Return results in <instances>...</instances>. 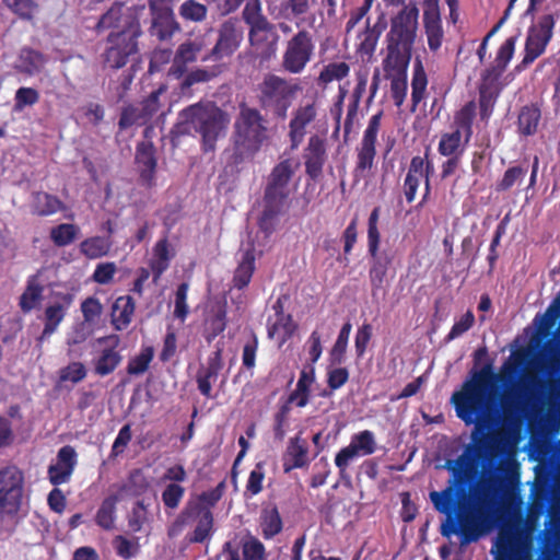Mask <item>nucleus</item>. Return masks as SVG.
<instances>
[{"label":"nucleus","instance_id":"nucleus-10","mask_svg":"<svg viewBox=\"0 0 560 560\" xmlns=\"http://www.w3.org/2000/svg\"><path fill=\"white\" fill-rule=\"evenodd\" d=\"M24 475L15 466L0 469V522L14 518L22 505Z\"/></svg>","mask_w":560,"mask_h":560},{"label":"nucleus","instance_id":"nucleus-9","mask_svg":"<svg viewBox=\"0 0 560 560\" xmlns=\"http://www.w3.org/2000/svg\"><path fill=\"white\" fill-rule=\"evenodd\" d=\"M556 26V16L553 14H544L538 21L528 27L524 46V56L520 63L515 66L516 72L527 69L538 57H540L552 39L553 28Z\"/></svg>","mask_w":560,"mask_h":560},{"label":"nucleus","instance_id":"nucleus-23","mask_svg":"<svg viewBox=\"0 0 560 560\" xmlns=\"http://www.w3.org/2000/svg\"><path fill=\"white\" fill-rule=\"evenodd\" d=\"M107 341H112V345L102 349L100 355L94 360V373L98 376L112 374L122 361V355L117 350L119 337L110 335L98 339L100 343Z\"/></svg>","mask_w":560,"mask_h":560},{"label":"nucleus","instance_id":"nucleus-12","mask_svg":"<svg viewBox=\"0 0 560 560\" xmlns=\"http://www.w3.org/2000/svg\"><path fill=\"white\" fill-rule=\"evenodd\" d=\"M419 10L415 4L404 8L390 20L386 44L413 49L418 31Z\"/></svg>","mask_w":560,"mask_h":560},{"label":"nucleus","instance_id":"nucleus-36","mask_svg":"<svg viewBox=\"0 0 560 560\" xmlns=\"http://www.w3.org/2000/svg\"><path fill=\"white\" fill-rule=\"evenodd\" d=\"M541 110L537 104L525 105L521 108L517 117V129L522 136L528 137L537 132Z\"/></svg>","mask_w":560,"mask_h":560},{"label":"nucleus","instance_id":"nucleus-25","mask_svg":"<svg viewBox=\"0 0 560 560\" xmlns=\"http://www.w3.org/2000/svg\"><path fill=\"white\" fill-rule=\"evenodd\" d=\"M125 4L115 2L98 20L95 25L96 32L114 28L117 31L129 30L133 25V21L140 25L139 19L132 13H125Z\"/></svg>","mask_w":560,"mask_h":560},{"label":"nucleus","instance_id":"nucleus-46","mask_svg":"<svg viewBox=\"0 0 560 560\" xmlns=\"http://www.w3.org/2000/svg\"><path fill=\"white\" fill-rule=\"evenodd\" d=\"M351 328L352 325L350 322L342 325L337 340L329 352V361L331 365H340L345 362Z\"/></svg>","mask_w":560,"mask_h":560},{"label":"nucleus","instance_id":"nucleus-6","mask_svg":"<svg viewBox=\"0 0 560 560\" xmlns=\"http://www.w3.org/2000/svg\"><path fill=\"white\" fill-rule=\"evenodd\" d=\"M301 91L300 83L275 73H267L257 86V100L264 110L284 120Z\"/></svg>","mask_w":560,"mask_h":560},{"label":"nucleus","instance_id":"nucleus-41","mask_svg":"<svg viewBox=\"0 0 560 560\" xmlns=\"http://www.w3.org/2000/svg\"><path fill=\"white\" fill-rule=\"evenodd\" d=\"M62 201L51 194L38 191L33 198V213L38 217H49L62 210Z\"/></svg>","mask_w":560,"mask_h":560},{"label":"nucleus","instance_id":"nucleus-47","mask_svg":"<svg viewBox=\"0 0 560 560\" xmlns=\"http://www.w3.org/2000/svg\"><path fill=\"white\" fill-rule=\"evenodd\" d=\"M459 130L446 132L441 136L438 151L443 156H462L464 148H462V136Z\"/></svg>","mask_w":560,"mask_h":560},{"label":"nucleus","instance_id":"nucleus-55","mask_svg":"<svg viewBox=\"0 0 560 560\" xmlns=\"http://www.w3.org/2000/svg\"><path fill=\"white\" fill-rule=\"evenodd\" d=\"M148 119L142 115V110L133 105H128L122 108L118 120L120 130L130 128L136 124H143Z\"/></svg>","mask_w":560,"mask_h":560},{"label":"nucleus","instance_id":"nucleus-30","mask_svg":"<svg viewBox=\"0 0 560 560\" xmlns=\"http://www.w3.org/2000/svg\"><path fill=\"white\" fill-rule=\"evenodd\" d=\"M315 382V368L312 364L305 365L296 383L295 389L288 396V404H295L303 408L310 401L311 386Z\"/></svg>","mask_w":560,"mask_h":560},{"label":"nucleus","instance_id":"nucleus-7","mask_svg":"<svg viewBox=\"0 0 560 560\" xmlns=\"http://www.w3.org/2000/svg\"><path fill=\"white\" fill-rule=\"evenodd\" d=\"M141 34V26L135 21L129 30L110 32L107 37L108 47L103 54L104 66L110 69L125 67L129 58L138 54V38Z\"/></svg>","mask_w":560,"mask_h":560},{"label":"nucleus","instance_id":"nucleus-63","mask_svg":"<svg viewBox=\"0 0 560 560\" xmlns=\"http://www.w3.org/2000/svg\"><path fill=\"white\" fill-rule=\"evenodd\" d=\"M495 560H514V541L510 534L501 532L495 541Z\"/></svg>","mask_w":560,"mask_h":560},{"label":"nucleus","instance_id":"nucleus-31","mask_svg":"<svg viewBox=\"0 0 560 560\" xmlns=\"http://www.w3.org/2000/svg\"><path fill=\"white\" fill-rule=\"evenodd\" d=\"M498 80L499 79L488 77L486 73L482 74L481 83L479 85V109L480 118L482 120H487L493 112V107L499 96V90L497 88Z\"/></svg>","mask_w":560,"mask_h":560},{"label":"nucleus","instance_id":"nucleus-27","mask_svg":"<svg viewBox=\"0 0 560 560\" xmlns=\"http://www.w3.org/2000/svg\"><path fill=\"white\" fill-rule=\"evenodd\" d=\"M136 311V302L131 295L118 296L112 305L110 324L115 330L128 328Z\"/></svg>","mask_w":560,"mask_h":560},{"label":"nucleus","instance_id":"nucleus-22","mask_svg":"<svg viewBox=\"0 0 560 560\" xmlns=\"http://www.w3.org/2000/svg\"><path fill=\"white\" fill-rule=\"evenodd\" d=\"M412 49L386 44V56L382 61L384 77H407Z\"/></svg>","mask_w":560,"mask_h":560},{"label":"nucleus","instance_id":"nucleus-29","mask_svg":"<svg viewBox=\"0 0 560 560\" xmlns=\"http://www.w3.org/2000/svg\"><path fill=\"white\" fill-rule=\"evenodd\" d=\"M370 256L371 267L369 270V278L372 288V295H375L384 287L387 272L393 262V257L386 252H376L374 255Z\"/></svg>","mask_w":560,"mask_h":560},{"label":"nucleus","instance_id":"nucleus-16","mask_svg":"<svg viewBox=\"0 0 560 560\" xmlns=\"http://www.w3.org/2000/svg\"><path fill=\"white\" fill-rule=\"evenodd\" d=\"M135 162L139 172V179L145 188L156 185L155 174L158 167L156 149L150 141H141L137 144Z\"/></svg>","mask_w":560,"mask_h":560},{"label":"nucleus","instance_id":"nucleus-62","mask_svg":"<svg viewBox=\"0 0 560 560\" xmlns=\"http://www.w3.org/2000/svg\"><path fill=\"white\" fill-rule=\"evenodd\" d=\"M226 324V311L224 307H221L209 320L208 332L206 336L207 341L211 342L214 338L221 335L225 330Z\"/></svg>","mask_w":560,"mask_h":560},{"label":"nucleus","instance_id":"nucleus-4","mask_svg":"<svg viewBox=\"0 0 560 560\" xmlns=\"http://www.w3.org/2000/svg\"><path fill=\"white\" fill-rule=\"evenodd\" d=\"M268 139L267 120L260 110L245 103L241 104L234 121L231 163L237 166L250 161Z\"/></svg>","mask_w":560,"mask_h":560},{"label":"nucleus","instance_id":"nucleus-50","mask_svg":"<svg viewBox=\"0 0 560 560\" xmlns=\"http://www.w3.org/2000/svg\"><path fill=\"white\" fill-rule=\"evenodd\" d=\"M154 349L151 346L143 347L139 354L131 358L127 365V373L129 375H140L143 374L153 360Z\"/></svg>","mask_w":560,"mask_h":560},{"label":"nucleus","instance_id":"nucleus-1","mask_svg":"<svg viewBox=\"0 0 560 560\" xmlns=\"http://www.w3.org/2000/svg\"><path fill=\"white\" fill-rule=\"evenodd\" d=\"M500 380L488 362L481 370L474 371L471 378L451 398L457 418L466 425L474 424L475 429L471 443L463 453L445 460L443 468L450 474L447 486L430 492V500L438 512L446 515L441 535L456 534L462 545L476 541L493 526L503 492L520 479V465L513 458L500 460L493 474L481 477L482 464L503 454L493 430L511 423L520 407L517 392L501 395L499 401L492 397L491 388Z\"/></svg>","mask_w":560,"mask_h":560},{"label":"nucleus","instance_id":"nucleus-19","mask_svg":"<svg viewBox=\"0 0 560 560\" xmlns=\"http://www.w3.org/2000/svg\"><path fill=\"white\" fill-rule=\"evenodd\" d=\"M305 174L312 180H317L323 175L327 162L326 140L318 135L310 137L303 153Z\"/></svg>","mask_w":560,"mask_h":560},{"label":"nucleus","instance_id":"nucleus-64","mask_svg":"<svg viewBox=\"0 0 560 560\" xmlns=\"http://www.w3.org/2000/svg\"><path fill=\"white\" fill-rule=\"evenodd\" d=\"M373 335L372 325L363 323L357 330L354 338L355 354L362 358L365 354L366 348Z\"/></svg>","mask_w":560,"mask_h":560},{"label":"nucleus","instance_id":"nucleus-51","mask_svg":"<svg viewBox=\"0 0 560 560\" xmlns=\"http://www.w3.org/2000/svg\"><path fill=\"white\" fill-rule=\"evenodd\" d=\"M350 445L354 446L360 455H371L376 451L374 433L370 430L360 431L352 435Z\"/></svg>","mask_w":560,"mask_h":560},{"label":"nucleus","instance_id":"nucleus-17","mask_svg":"<svg viewBox=\"0 0 560 560\" xmlns=\"http://www.w3.org/2000/svg\"><path fill=\"white\" fill-rule=\"evenodd\" d=\"M205 43L201 38L186 39L180 43L174 52L173 63L168 69V77L180 79L187 71V66L198 60L203 50Z\"/></svg>","mask_w":560,"mask_h":560},{"label":"nucleus","instance_id":"nucleus-8","mask_svg":"<svg viewBox=\"0 0 560 560\" xmlns=\"http://www.w3.org/2000/svg\"><path fill=\"white\" fill-rule=\"evenodd\" d=\"M316 44L313 34L303 28L285 43L281 68L289 74H301L315 56Z\"/></svg>","mask_w":560,"mask_h":560},{"label":"nucleus","instance_id":"nucleus-3","mask_svg":"<svg viewBox=\"0 0 560 560\" xmlns=\"http://www.w3.org/2000/svg\"><path fill=\"white\" fill-rule=\"evenodd\" d=\"M229 122V114L214 102L200 101L179 112L173 132L177 136L198 135L201 150L208 153L215 150L217 142L224 137Z\"/></svg>","mask_w":560,"mask_h":560},{"label":"nucleus","instance_id":"nucleus-48","mask_svg":"<svg viewBox=\"0 0 560 560\" xmlns=\"http://www.w3.org/2000/svg\"><path fill=\"white\" fill-rule=\"evenodd\" d=\"M241 549L243 560H267V551L265 545L250 534L241 540Z\"/></svg>","mask_w":560,"mask_h":560},{"label":"nucleus","instance_id":"nucleus-52","mask_svg":"<svg viewBox=\"0 0 560 560\" xmlns=\"http://www.w3.org/2000/svg\"><path fill=\"white\" fill-rule=\"evenodd\" d=\"M257 351L258 338L253 332L252 338L244 343L242 351V366L249 372L250 377L254 375V369L256 368Z\"/></svg>","mask_w":560,"mask_h":560},{"label":"nucleus","instance_id":"nucleus-14","mask_svg":"<svg viewBox=\"0 0 560 560\" xmlns=\"http://www.w3.org/2000/svg\"><path fill=\"white\" fill-rule=\"evenodd\" d=\"M197 517V525L188 538L190 542L201 544L207 540L213 530V514L210 509L203 508L201 504L189 503L175 521V526L178 527L185 524L184 517Z\"/></svg>","mask_w":560,"mask_h":560},{"label":"nucleus","instance_id":"nucleus-40","mask_svg":"<svg viewBox=\"0 0 560 560\" xmlns=\"http://www.w3.org/2000/svg\"><path fill=\"white\" fill-rule=\"evenodd\" d=\"M113 246L109 236H92L80 243V253L89 259H97L107 256Z\"/></svg>","mask_w":560,"mask_h":560},{"label":"nucleus","instance_id":"nucleus-37","mask_svg":"<svg viewBox=\"0 0 560 560\" xmlns=\"http://www.w3.org/2000/svg\"><path fill=\"white\" fill-rule=\"evenodd\" d=\"M119 500V495L114 493L109 494L102 501L95 514V523L98 527L107 532L114 529L116 522V506Z\"/></svg>","mask_w":560,"mask_h":560},{"label":"nucleus","instance_id":"nucleus-21","mask_svg":"<svg viewBox=\"0 0 560 560\" xmlns=\"http://www.w3.org/2000/svg\"><path fill=\"white\" fill-rule=\"evenodd\" d=\"M78 464V454L73 446L65 445L57 453V463L48 467V479L52 486L70 480Z\"/></svg>","mask_w":560,"mask_h":560},{"label":"nucleus","instance_id":"nucleus-43","mask_svg":"<svg viewBox=\"0 0 560 560\" xmlns=\"http://www.w3.org/2000/svg\"><path fill=\"white\" fill-rule=\"evenodd\" d=\"M476 103L475 101L467 102L454 116L455 130L464 133L465 142L467 143L474 131L472 124L476 116Z\"/></svg>","mask_w":560,"mask_h":560},{"label":"nucleus","instance_id":"nucleus-11","mask_svg":"<svg viewBox=\"0 0 560 560\" xmlns=\"http://www.w3.org/2000/svg\"><path fill=\"white\" fill-rule=\"evenodd\" d=\"M383 110L374 114L363 132L360 144L357 148V161L353 168V178L355 183L366 178L374 166L376 156V141L381 128Z\"/></svg>","mask_w":560,"mask_h":560},{"label":"nucleus","instance_id":"nucleus-33","mask_svg":"<svg viewBox=\"0 0 560 560\" xmlns=\"http://www.w3.org/2000/svg\"><path fill=\"white\" fill-rule=\"evenodd\" d=\"M44 285L38 280V275H32L27 278L26 287L19 299V306L24 314L31 313L36 308L42 300Z\"/></svg>","mask_w":560,"mask_h":560},{"label":"nucleus","instance_id":"nucleus-13","mask_svg":"<svg viewBox=\"0 0 560 560\" xmlns=\"http://www.w3.org/2000/svg\"><path fill=\"white\" fill-rule=\"evenodd\" d=\"M242 40L243 31L238 27L237 20L230 18L221 23L214 46L200 60L207 62L209 60L221 61L224 58H230L240 48Z\"/></svg>","mask_w":560,"mask_h":560},{"label":"nucleus","instance_id":"nucleus-49","mask_svg":"<svg viewBox=\"0 0 560 560\" xmlns=\"http://www.w3.org/2000/svg\"><path fill=\"white\" fill-rule=\"evenodd\" d=\"M178 13L185 21L200 23L206 20L208 8L197 0H185L178 8Z\"/></svg>","mask_w":560,"mask_h":560},{"label":"nucleus","instance_id":"nucleus-38","mask_svg":"<svg viewBox=\"0 0 560 560\" xmlns=\"http://www.w3.org/2000/svg\"><path fill=\"white\" fill-rule=\"evenodd\" d=\"M515 37H509L505 42L500 46L494 65L488 69H486L485 73L492 79H500L502 73L505 71L510 60L512 59L515 50Z\"/></svg>","mask_w":560,"mask_h":560},{"label":"nucleus","instance_id":"nucleus-44","mask_svg":"<svg viewBox=\"0 0 560 560\" xmlns=\"http://www.w3.org/2000/svg\"><path fill=\"white\" fill-rule=\"evenodd\" d=\"M350 73V66L345 61L325 65L317 77V84L326 86L334 81H341Z\"/></svg>","mask_w":560,"mask_h":560},{"label":"nucleus","instance_id":"nucleus-24","mask_svg":"<svg viewBox=\"0 0 560 560\" xmlns=\"http://www.w3.org/2000/svg\"><path fill=\"white\" fill-rule=\"evenodd\" d=\"M180 31L174 12L170 8H160L153 11L149 34L159 42L170 40L175 33Z\"/></svg>","mask_w":560,"mask_h":560},{"label":"nucleus","instance_id":"nucleus-59","mask_svg":"<svg viewBox=\"0 0 560 560\" xmlns=\"http://www.w3.org/2000/svg\"><path fill=\"white\" fill-rule=\"evenodd\" d=\"M475 324V315L471 311H467L458 320L454 323L448 334L445 336V342H450L466 331H468Z\"/></svg>","mask_w":560,"mask_h":560},{"label":"nucleus","instance_id":"nucleus-28","mask_svg":"<svg viewBox=\"0 0 560 560\" xmlns=\"http://www.w3.org/2000/svg\"><path fill=\"white\" fill-rule=\"evenodd\" d=\"M173 254L170 250L167 236L159 240L152 250V258L149 261V267L152 272V282L156 284L162 275L168 269Z\"/></svg>","mask_w":560,"mask_h":560},{"label":"nucleus","instance_id":"nucleus-60","mask_svg":"<svg viewBox=\"0 0 560 560\" xmlns=\"http://www.w3.org/2000/svg\"><path fill=\"white\" fill-rule=\"evenodd\" d=\"M113 542L116 553L125 560L136 557L140 550L137 540L131 541L122 535L116 536Z\"/></svg>","mask_w":560,"mask_h":560},{"label":"nucleus","instance_id":"nucleus-26","mask_svg":"<svg viewBox=\"0 0 560 560\" xmlns=\"http://www.w3.org/2000/svg\"><path fill=\"white\" fill-rule=\"evenodd\" d=\"M308 445L300 435L291 438L282 455V467L285 474L293 469L308 466Z\"/></svg>","mask_w":560,"mask_h":560},{"label":"nucleus","instance_id":"nucleus-57","mask_svg":"<svg viewBox=\"0 0 560 560\" xmlns=\"http://www.w3.org/2000/svg\"><path fill=\"white\" fill-rule=\"evenodd\" d=\"M184 494V487L178 483H168L162 491V502L165 508L175 510L179 506Z\"/></svg>","mask_w":560,"mask_h":560},{"label":"nucleus","instance_id":"nucleus-58","mask_svg":"<svg viewBox=\"0 0 560 560\" xmlns=\"http://www.w3.org/2000/svg\"><path fill=\"white\" fill-rule=\"evenodd\" d=\"M291 404H288V400L281 405L278 411L275 413L273 420V435L278 441H282L287 433L289 415L291 411Z\"/></svg>","mask_w":560,"mask_h":560},{"label":"nucleus","instance_id":"nucleus-45","mask_svg":"<svg viewBox=\"0 0 560 560\" xmlns=\"http://www.w3.org/2000/svg\"><path fill=\"white\" fill-rule=\"evenodd\" d=\"M80 234V228L73 223H60L50 229L49 237L57 247L72 244Z\"/></svg>","mask_w":560,"mask_h":560},{"label":"nucleus","instance_id":"nucleus-35","mask_svg":"<svg viewBox=\"0 0 560 560\" xmlns=\"http://www.w3.org/2000/svg\"><path fill=\"white\" fill-rule=\"evenodd\" d=\"M220 72V66H213L211 68H196L189 72L186 71V73L180 78L183 80L179 84V90L183 95H191V88L195 84L209 82Z\"/></svg>","mask_w":560,"mask_h":560},{"label":"nucleus","instance_id":"nucleus-42","mask_svg":"<svg viewBox=\"0 0 560 560\" xmlns=\"http://www.w3.org/2000/svg\"><path fill=\"white\" fill-rule=\"evenodd\" d=\"M47 62L44 54L33 48L24 47L19 55V69L23 73L33 75L42 71Z\"/></svg>","mask_w":560,"mask_h":560},{"label":"nucleus","instance_id":"nucleus-53","mask_svg":"<svg viewBox=\"0 0 560 560\" xmlns=\"http://www.w3.org/2000/svg\"><path fill=\"white\" fill-rule=\"evenodd\" d=\"M3 3L24 21L33 20L37 10V3L34 0H3Z\"/></svg>","mask_w":560,"mask_h":560},{"label":"nucleus","instance_id":"nucleus-5","mask_svg":"<svg viewBox=\"0 0 560 560\" xmlns=\"http://www.w3.org/2000/svg\"><path fill=\"white\" fill-rule=\"evenodd\" d=\"M296 166L293 159H284L277 163L268 175L264 189V209L258 220L259 229L266 234L275 230V220L282 212L289 198V184Z\"/></svg>","mask_w":560,"mask_h":560},{"label":"nucleus","instance_id":"nucleus-20","mask_svg":"<svg viewBox=\"0 0 560 560\" xmlns=\"http://www.w3.org/2000/svg\"><path fill=\"white\" fill-rule=\"evenodd\" d=\"M423 26L429 49L438 51L444 38L439 0H424Z\"/></svg>","mask_w":560,"mask_h":560},{"label":"nucleus","instance_id":"nucleus-61","mask_svg":"<svg viewBox=\"0 0 560 560\" xmlns=\"http://www.w3.org/2000/svg\"><path fill=\"white\" fill-rule=\"evenodd\" d=\"M265 479V465L259 462L255 465V468L249 472V477L246 482V492L250 497L257 495L262 491V482Z\"/></svg>","mask_w":560,"mask_h":560},{"label":"nucleus","instance_id":"nucleus-39","mask_svg":"<svg viewBox=\"0 0 560 560\" xmlns=\"http://www.w3.org/2000/svg\"><path fill=\"white\" fill-rule=\"evenodd\" d=\"M428 86V77L421 60L417 59L413 65V73L411 79V108L415 113L419 103L424 98Z\"/></svg>","mask_w":560,"mask_h":560},{"label":"nucleus","instance_id":"nucleus-56","mask_svg":"<svg viewBox=\"0 0 560 560\" xmlns=\"http://www.w3.org/2000/svg\"><path fill=\"white\" fill-rule=\"evenodd\" d=\"M167 90L166 85L162 84L156 90L151 92L142 102L140 109L142 110V115L147 119L152 118L153 115H155L160 107V96L165 93Z\"/></svg>","mask_w":560,"mask_h":560},{"label":"nucleus","instance_id":"nucleus-15","mask_svg":"<svg viewBox=\"0 0 560 560\" xmlns=\"http://www.w3.org/2000/svg\"><path fill=\"white\" fill-rule=\"evenodd\" d=\"M74 301V295L68 292H54L52 301L44 311V328L40 339L51 336L65 319L68 310Z\"/></svg>","mask_w":560,"mask_h":560},{"label":"nucleus","instance_id":"nucleus-34","mask_svg":"<svg viewBox=\"0 0 560 560\" xmlns=\"http://www.w3.org/2000/svg\"><path fill=\"white\" fill-rule=\"evenodd\" d=\"M259 526L262 537L268 540L282 532L283 522L276 504L271 503L262 508L259 515Z\"/></svg>","mask_w":560,"mask_h":560},{"label":"nucleus","instance_id":"nucleus-54","mask_svg":"<svg viewBox=\"0 0 560 560\" xmlns=\"http://www.w3.org/2000/svg\"><path fill=\"white\" fill-rule=\"evenodd\" d=\"M527 173V168L523 166H511L509 167L501 180H499L495 185V190L499 192L508 191L511 189L517 182L522 180Z\"/></svg>","mask_w":560,"mask_h":560},{"label":"nucleus","instance_id":"nucleus-32","mask_svg":"<svg viewBox=\"0 0 560 560\" xmlns=\"http://www.w3.org/2000/svg\"><path fill=\"white\" fill-rule=\"evenodd\" d=\"M255 260V248L252 245L249 248L243 252L242 258L234 270L232 280L234 288L243 290L249 284L256 269Z\"/></svg>","mask_w":560,"mask_h":560},{"label":"nucleus","instance_id":"nucleus-18","mask_svg":"<svg viewBox=\"0 0 560 560\" xmlns=\"http://www.w3.org/2000/svg\"><path fill=\"white\" fill-rule=\"evenodd\" d=\"M317 117V106L315 102L301 104L293 112L289 122V139L291 148L296 149L303 142L307 132V127Z\"/></svg>","mask_w":560,"mask_h":560},{"label":"nucleus","instance_id":"nucleus-2","mask_svg":"<svg viewBox=\"0 0 560 560\" xmlns=\"http://www.w3.org/2000/svg\"><path fill=\"white\" fill-rule=\"evenodd\" d=\"M213 4L221 16L235 13L245 2L242 20L248 27V43L261 60L275 57L278 49L279 35L276 25L264 14L261 0H207Z\"/></svg>","mask_w":560,"mask_h":560}]
</instances>
